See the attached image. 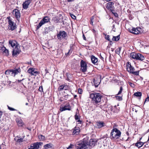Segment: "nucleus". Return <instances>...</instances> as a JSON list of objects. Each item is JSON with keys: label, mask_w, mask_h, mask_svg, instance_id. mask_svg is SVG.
Masks as SVG:
<instances>
[{"label": "nucleus", "mask_w": 149, "mask_h": 149, "mask_svg": "<svg viewBox=\"0 0 149 149\" xmlns=\"http://www.w3.org/2000/svg\"><path fill=\"white\" fill-rule=\"evenodd\" d=\"M88 141L87 139L84 138L77 142L78 146L76 147V149H88Z\"/></svg>", "instance_id": "nucleus-1"}, {"label": "nucleus", "mask_w": 149, "mask_h": 149, "mask_svg": "<svg viewBox=\"0 0 149 149\" xmlns=\"http://www.w3.org/2000/svg\"><path fill=\"white\" fill-rule=\"evenodd\" d=\"M102 97L101 94L99 93H94L90 94V97L94 105H96L101 102Z\"/></svg>", "instance_id": "nucleus-2"}, {"label": "nucleus", "mask_w": 149, "mask_h": 149, "mask_svg": "<svg viewBox=\"0 0 149 149\" xmlns=\"http://www.w3.org/2000/svg\"><path fill=\"white\" fill-rule=\"evenodd\" d=\"M121 134V132L120 130L116 128H113L111 132L110 138L111 139H116L119 138Z\"/></svg>", "instance_id": "nucleus-3"}, {"label": "nucleus", "mask_w": 149, "mask_h": 149, "mask_svg": "<svg viewBox=\"0 0 149 149\" xmlns=\"http://www.w3.org/2000/svg\"><path fill=\"white\" fill-rule=\"evenodd\" d=\"M127 71L130 74H132L136 76L139 75V71H134L135 70L134 68L131 66V64L129 62L127 63Z\"/></svg>", "instance_id": "nucleus-4"}, {"label": "nucleus", "mask_w": 149, "mask_h": 149, "mask_svg": "<svg viewBox=\"0 0 149 149\" xmlns=\"http://www.w3.org/2000/svg\"><path fill=\"white\" fill-rule=\"evenodd\" d=\"M21 72V69L18 68L15 69H10L6 70L5 72L6 74H10L11 76L15 77L16 75Z\"/></svg>", "instance_id": "nucleus-5"}, {"label": "nucleus", "mask_w": 149, "mask_h": 149, "mask_svg": "<svg viewBox=\"0 0 149 149\" xmlns=\"http://www.w3.org/2000/svg\"><path fill=\"white\" fill-rule=\"evenodd\" d=\"M50 18L49 17L46 16L44 17L41 20L40 22L39 23L38 25L37 26V29H38L40 27L45 24L50 22Z\"/></svg>", "instance_id": "nucleus-6"}, {"label": "nucleus", "mask_w": 149, "mask_h": 149, "mask_svg": "<svg viewBox=\"0 0 149 149\" xmlns=\"http://www.w3.org/2000/svg\"><path fill=\"white\" fill-rule=\"evenodd\" d=\"M57 37L58 39L61 40V38L65 39H67V34L64 31H60L59 33L57 34Z\"/></svg>", "instance_id": "nucleus-7"}, {"label": "nucleus", "mask_w": 149, "mask_h": 149, "mask_svg": "<svg viewBox=\"0 0 149 149\" xmlns=\"http://www.w3.org/2000/svg\"><path fill=\"white\" fill-rule=\"evenodd\" d=\"M8 29L10 30L13 31L16 28V24L11 20L10 17H8Z\"/></svg>", "instance_id": "nucleus-8"}, {"label": "nucleus", "mask_w": 149, "mask_h": 149, "mask_svg": "<svg viewBox=\"0 0 149 149\" xmlns=\"http://www.w3.org/2000/svg\"><path fill=\"white\" fill-rule=\"evenodd\" d=\"M42 143L41 142H37L32 144L29 146H28V149H39L40 146Z\"/></svg>", "instance_id": "nucleus-9"}, {"label": "nucleus", "mask_w": 149, "mask_h": 149, "mask_svg": "<svg viewBox=\"0 0 149 149\" xmlns=\"http://www.w3.org/2000/svg\"><path fill=\"white\" fill-rule=\"evenodd\" d=\"M71 109V107L69 103H67L63 107L62 105H61V107L60 108V110L61 111H63L67 110L70 111Z\"/></svg>", "instance_id": "nucleus-10"}, {"label": "nucleus", "mask_w": 149, "mask_h": 149, "mask_svg": "<svg viewBox=\"0 0 149 149\" xmlns=\"http://www.w3.org/2000/svg\"><path fill=\"white\" fill-rule=\"evenodd\" d=\"M80 65L81 67V70L83 72H85L87 70V64L86 63L81 60L80 63Z\"/></svg>", "instance_id": "nucleus-11"}, {"label": "nucleus", "mask_w": 149, "mask_h": 149, "mask_svg": "<svg viewBox=\"0 0 149 149\" xmlns=\"http://www.w3.org/2000/svg\"><path fill=\"white\" fill-rule=\"evenodd\" d=\"M113 5L114 3L113 2H109L107 3L106 8L111 12H113V11H114V7Z\"/></svg>", "instance_id": "nucleus-12"}, {"label": "nucleus", "mask_w": 149, "mask_h": 149, "mask_svg": "<svg viewBox=\"0 0 149 149\" xmlns=\"http://www.w3.org/2000/svg\"><path fill=\"white\" fill-rule=\"evenodd\" d=\"M18 46H16L13 51L12 56H13L19 54L21 52V50Z\"/></svg>", "instance_id": "nucleus-13"}, {"label": "nucleus", "mask_w": 149, "mask_h": 149, "mask_svg": "<svg viewBox=\"0 0 149 149\" xmlns=\"http://www.w3.org/2000/svg\"><path fill=\"white\" fill-rule=\"evenodd\" d=\"M13 14L15 17L16 18L18 19L20 17V13L19 11L17 9H14L13 11Z\"/></svg>", "instance_id": "nucleus-14"}, {"label": "nucleus", "mask_w": 149, "mask_h": 149, "mask_svg": "<svg viewBox=\"0 0 149 149\" xmlns=\"http://www.w3.org/2000/svg\"><path fill=\"white\" fill-rule=\"evenodd\" d=\"M54 29V27L53 25L50 26L48 27H45V28L44 33L45 34H47L50 31H53Z\"/></svg>", "instance_id": "nucleus-15"}, {"label": "nucleus", "mask_w": 149, "mask_h": 149, "mask_svg": "<svg viewBox=\"0 0 149 149\" xmlns=\"http://www.w3.org/2000/svg\"><path fill=\"white\" fill-rule=\"evenodd\" d=\"M141 28L138 27L133 28L130 31V32L134 34H138L141 32Z\"/></svg>", "instance_id": "nucleus-16"}, {"label": "nucleus", "mask_w": 149, "mask_h": 149, "mask_svg": "<svg viewBox=\"0 0 149 149\" xmlns=\"http://www.w3.org/2000/svg\"><path fill=\"white\" fill-rule=\"evenodd\" d=\"M9 45L12 47H16V46L19 45L17 44V42L15 40H10L9 41Z\"/></svg>", "instance_id": "nucleus-17"}, {"label": "nucleus", "mask_w": 149, "mask_h": 149, "mask_svg": "<svg viewBox=\"0 0 149 149\" xmlns=\"http://www.w3.org/2000/svg\"><path fill=\"white\" fill-rule=\"evenodd\" d=\"M32 0H26L22 4L23 7L25 9H26L29 7L30 3Z\"/></svg>", "instance_id": "nucleus-18"}, {"label": "nucleus", "mask_w": 149, "mask_h": 149, "mask_svg": "<svg viewBox=\"0 0 149 149\" xmlns=\"http://www.w3.org/2000/svg\"><path fill=\"white\" fill-rule=\"evenodd\" d=\"M101 77L99 76L98 77L97 79L95 78L94 79V82L96 87H97L98 85L100 84L101 81Z\"/></svg>", "instance_id": "nucleus-19"}, {"label": "nucleus", "mask_w": 149, "mask_h": 149, "mask_svg": "<svg viewBox=\"0 0 149 149\" xmlns=\"http://www.w3.org/2000/svg\"><path fill=\"white\" fill-rule=\"evenodd\" d=\"M72 134L73 135H78L79 134L80 128L78 127H75L72 130Z\"/></svg>", "instance_id": "nucleus-20"}, {"label": "nucleus", "mask_w": 149, "mask_h": 149, "mask_svg": "<svg viewBox=\"0 0 149 149\" xmlns=\"http://www.w3.org/2000/svg\"><path fill=\"white\" fill-rule=\"evenodd\" d=\"M88 149H90V146L93 147L95 146L96 143V141L93 139H91L89 141Z\"/></svg>", "instance_id": "nucleus-21"}, {"label": "nucleus", "mask_w": 149, "mask_h": 149, "mask_svg": "<svg viewBox=\"0 0 149 149\" xmlns=\"http://www.w3.org/2000/svg\"><path fill=\"white\" fill-rule=\"evenodd\" d=\"M96 125L98 128H100L104 127L105 125L104 123L102 121H99L96 123Z\"/></svg>", "instance_id": "nucleus-22"}, {"label": "nucleus", "mask_w": 149, "mask_h": 149, "mask_svg": "<svg viewBox=\"0 0 149 149\" xmlns=\"http://www.w3.org/2000/svg\"><path fill=\"white\" fill-rule=\"evenodd\" d=\"M144 58H145L143 55L140 53H137L136 60L142 61Z\"/></svg>", "instance_id": "nucleus-23"}, {"label": "nucleus", "mask_w": 149, "mask_h": 149, "mask_svg": "<svg viewBox=\"0 0 149 149\" xmlns=\"http://www.w3.org/2000/svg\"><path fill=\"white\" fill-rule=\"evenodd\" d=\"M91 59L93 63L95 64L97 61V58L93 55L91 56Z\"/></svg>", "instance_id": "nucleus-24"}, {"label": "nucleus", "mask_w": 149, "mask_h": 149, "mask_svg": "<svg viewBox=\"0 0 149 149\" xmlns=\"http://www.w3.org/2000/svg\"><path fill=\"white\" fill-rule=\"evenodd\" d=\"M137 53L135 52H132L130 54V58L133 59H136Z\"/></svg>", "instance_id": "nucleus-25"}, {"label": "nucleus", "mask_w": 149, "mask_h": 149, "mask_svg": "<svg viewBox=\"0 0 149 149\" xmlns=\"http://www.w3.org/2000/svg\"><path fill=\"white\" fill-rule=\"evenodd\" d=\"M53 146V145L51 143H49L44 145V147L45 149H48V148H52Z\"/></svg>", "instance_id": "nucleus-26"}, {"label": "nucleus", "mask_w": 149, "mask_h": 149, "mask_svg": "<svg viewBox=\"0 0 149 149\" xmlns=\"http://www.w3.org/2000/svg\"><path fill=\"white\" fill-rule=\"evenodd\" d=\"M144 144V143L138 141L135 144V146L138 148H140L142 147Z\"/></svg>", "instance_id": "nucleus-27"}, {"label": "nucleus", "mask_w": 149, "mask_h": 149, "mask_svg": "<svg viewBox=\"0 0 149 149\" xmlns=\"http://www.w3.org/2000/svg\"><path fill=\"white\" fill-rule=\"evenodd\" d=\"M17 123L18 126L19 127H22L24 124V123L21 120H19L17 122Z\"/></svg>", "instance_id": "nucleus-28"}, {"label": "nucleus", "mask_w": 149, "mask_h": 149, "mask_svg": "<svg viewBox=\"0 0 149 149\" xmlns=\"http://www.w3.org/2000/svg\"><path fill=\"white\" fill-rule=\"evenodd\" d=\"M120 39V35H118L116 36H113L112 38V40L115 41L118 40Z\"/></svg>", "instance_id": "nucleus-29"}, {"label": "nucleus", "mask_w": 149, "mask_h": 149, "mask_svg": "<svg viewBox=\"0 0 149 149\" xmlns=\"http://www.w3.org/2000/svg\"><path fill=\"white\" fill-rule=\"evenodd\" d=\"M134 95L137 97H141L142 95V93L141 92H138L134 93Z\"/></svg>", "instance_id": "nucleus-30"}, {"label": "nucleus", "mask_w": 149, "mask_h": 149, "mask_svg": "<svg viewBox=\"0 0 149 149\" xmlns=\"http://www.w3.org/2000/svg\"><path fill=\"white\" fill-rule=\"evenodd\" d=\"M121 47H119L115 51L116 53L118 54H119L120 53Z\"/></svg>", "instance_id": "nucleus-31"}, {"label": "nucleus", "mask_w": 149, "mask_h": 149, "mask_svg": "<svg viewBox=\"0 0 149 149\" xmlns=\"http://www.w3.org/2000/svg\"><path fill=\"white\" fill-rule=\"evenodd\" d=\"M118 95H117V96H115V97H116V98L117 100H119V101H120L122 100V95H120V96H118Z\"/></svg>", "instance_id": "nucleus-32"}, {"label": "nucleus", "mask_w": 149, "mask_h": 149, "mask_svg": "<svg viewBox=\"0 0 149 149\" xmlns=\"http://www.w3.org/2000/svg\"><path fill=\"white\" fill-rule=\"evenodd\" d=\"M23 141L24 140L23 138L18 139L16 141L17 143H19V144L22 143V142H23Z\"/></svg>", "instance_id": "nucleus-33"}, {"label": "nucleus", "mask_w": 149, "mask_h": 149, "mask_svg": "<svg viewBox=\"0 0 149 149\" xmlns=\"http://www.w3.org/2000/svg\"><path fill=\"white\" fill-rule=\"evenodd\" d=\"M38 137L39 139L41 141H43L45 139V137L42 135L38 136Z\"/></svg>", "instance_id": "nucleus-34"}, {"label": "nucleus", "mask_w": 149, "mask_h": 149, "mask_svg": "<svg viewBox=\"0 0 149 149\" xmlns=\"http://www.w3.org/2000/svg\"><path fill=\"white\" fill-rule=\"evenodd\" d=\"M123 90V88L122 86L120 87V90L119 91L118 93L117 94V95H120L122 92Z\"/></svg>", "instance_id": "nucleus-35"}, {"label": "nucleus", "mask_w": 149, "mask_h": 149, "mask_svg": "<svg viewBox=\"0 0 149 149\" xmlns=\"http://www.w3.org/2000/svg\"><path fill=\"white\" fill-rule=\"evenodd\" d=\"M39 74V72L36 71H35L34 69H33V73H32V75H33L35 76H36V74Z\"/></svg>", "instance_id": "nucleus-36"}, {"label": "nucleus", "mask_w": 149, "mask_h": 149, "mask_svg": "<svg viewBox=\"0 0 149 149\" xmlns=\"http://www.w3.org/2000/svg\"><path fill=\"white\" fill-rule=\"evenodd\" d=\"M64 84L61 85L59 87L58 90L59 91H61L63 90Z\"/></svg>", "instance_id": "nucleus-37"}, {"label": "nucleus", "mask_w": 149, "mask_h": 149, "mask_svg": "<svg viewBox=\"0 0 149 149\" xmlns=\"http://www.w3.org/2000/svg\"><path fill=\"white\" fill-rule=\"evenodd\" d=\"M33 68H30L29 69V70H28V72L31 74H32V73H33Z\"/></svg>", "instance_id": "nucleus-38"}, {"label": "nucleus", "mask_w": 149, "mask_h": 149, "mask_svg": "<svg viewBox=\"0 0 149 149\" xmlns=\"http://www.w3.org/2000/svg\"><path fill=\"white\" fill-rule=\"evenodd\" d=\"M94 17L93 16L91 17V19H90L91 22H90V23L92 25H93V20H94Z\"/></svg>", "instance_id": "nucleus-39"}, {"label": "nucleus", "mask_w": 149, "mask_h": 149, "mask_svg": "<svg viewBox=\"0 0 149 149\" xmlns=\"http://www.w3.org/2000/svg\"><path fill=\"white\" fill-rule=\"evenodd\" d=\"M75 119L76 120H77L79 119V115L77 114V113L76 112V114L74 116Z\"/></svg>", "instance_id": "nucleus-40"}, {"label": "nucleus", "mask_w": 149, "mask_h": 149, "mask_svg": "<svg viewBox=\"0 0 149 149\" xmlns=\"http://www.w3.org/2000/svg\"><path fill=\"white\" fill-rule=\"evenodd\" d=\"M109 37H110V36L109 35H108L107 36H106L105 38L106 40H107L111 42V41H110V38Z\"/></svg>", "instance_id": "nucleus-41"}, {"label": "nucleus", "mask_w": 149, "mask_h": 149, "mask_svg": "<svg viewBox=\"0 0 149 149\" xmlns=\"http://www.w3.org/2000/svg\"><path fill=\"white\" fill-rule=\"evenodd\" d=\"M7 107H8V109L10 111H14L16 110L15 109L9 107L8 105L7 106Z\"/></svg>", "instance_id": "nucleus-42"}, {"label": "nucleus", "mask_w": 149, "mask_h": 149, "mask_svg": "<svg viewBox=\"0 0 149 149\" xmlns=\"http://www.w3.org/2000/svg\"><path fill=\"white\" fill-rule=\"evenodd\" d=\"M68 88V86L64 84V87H63V90H67Z\"/></svg>", "instance_id": "nucleus-43"}, {"label": "nucleus", "mask_w": 149, "mask_h": 149, "mask_svg": "<svg viewBox=\"0 0 149 149\" xmlns=\"http://www.w3.org/2000/svg\"><path fill=\"white\" fill-rule=\"evenodd\" d=\"M74 145L71 144H70V145L68 146V147L67 148V149H71L73 146Z\"/></svg>", "instance_id": "nucleus-44"}, {"label": "nucleus", "mask_w": 149, "mask_h": 149, "mask_svg": "<svg viewBox=\"0 0 149 149\" xmlns=\"http://www.w3.org/2000/svg\"><path fill=\"white\" fill-rule=\"evenodd\" d=\"M38 90L39 91L41 92H43V88L42 86L39 87Z\"/></svg>", "instance_id": "nucleus-45"}, {"label": "nucleus", "mask_w": 149, "mask_h": 149, "mask_svg": "<svg viewBox=\"0 0 149 149\" xmlns=\"http://www.w3.org/2000/svg\"><path fill=\"white\" fill-rule=\"evenodd\" d=\"M72 51V49L71 48L70 49H69L68 52L66 54L67 55H69L70 53H71Z\"/></svg>", "instance_id": "nucleus-46"}, {"label": "nucleus", "mask_w": 149, "mask_h": 149, "mask_svg": "<svg viewBox=\"0 0 149 149\" xmlns=\"http://www.w3.org/2000/svg\"><path fill=\"white\" fill-rule=\"evenodd\" d=\"M70 16L73 19H76V16L72 14H70Z\"/></svg>", "instance_id": "nucleus-47"}, {"label": "nucleus", "mask_w": 149, "mask_h": 149, "mask_svg": "<svg viewBox=\"0 0 149 149\" xmlns=\"http://www.w3.org/2000/svg\"><path fill=\"white\" fill-rule=\"evenodd\" d=\"M112 13H113L114 15L116 17H117L118 16V15L117 13H114V11H113V12H112Z\"/></svg>", "instance_id": "nucleus-48"}, {"label": "nucleus", "mask_w": 149, "mask_h": 149, "mask_svg": "<svg viewBox=\"0 0 149 149\" xmlns=\"http://www.w3.org/2000/svg\"><path fill=\"white\" fill-rule=\"evenodd\" d=\"M4 52L6 53V55H8V50L7 49H5L4 51Z\"/></svg>", "instance_id": "nucleus-49"}, {"label": "nucleus", "mask_w": 149, "mask_h": 149, "mask_svg": "<svg viewBox=\"0 0 149 149\" xmlns=\"http://www.w3.org/2000/svg\"><path fill=\"white\" fill-rule=\"evenodd\" d=\"M149 101V97H147L144 103H145L146 102H148Z\"/></svg>", "instance_id": "nucleus-50"}, {"label": "nucleus", "mask_w": 149, "mask_h": 149, "mask_svg": "<svg viewBox=\"0 0 149 149\" xmlns=\"http://www.w3.org/2000/svg\"><path fill=\"white\" fill-rule=\"evenodd\" d=\"M129 84L130 85V86L132 87H133L134 86V84L132 83L129 82Z\"/></svg>", "instance_id": "nucleus-51"}, {"label": "nucleus", "mask_w": 149, "mask_h": 149, "mask_svg": "<svg viewBox=\"0 0 149 149\" xmlns=\"http://www.w3.org/2000/svg\"><path fill=\"white\" fill-rule=\"evenodd\" d=\"M82 90L81 89H79L78 90V92L79 94H81L82 92Z\"/></svg>", "instance_id": "nucleus-52"}, {"label": "nucleus", "mask_w": 149, "mask_h": 149, "mask_svg": "<svg viewBox=\"0 0 149 149\" xmlns=\"http://www.w3.org/2000/svg\"><path fill=\"white\" fill-rule=\"evenodd\" d=\"M77 122L79 123L80 124H81L82 123V121L80 120L79 119L77 120Z\"/></svg>", "instance_id": "nucleus-53"}, {"label": "nucleus", "mask_w": 149, "mask_h": 149, "mask_svg": "<svg viewBox=\"0 0 149 149\" xmlns=\"http://www.w3.org/2000/svg\"><path fill=\"white\" fill-rule=\"evenodd\" d=\"M45 74H47V73L49 72L48 70L47 69H45Z\"/></svg>", "instance_id": "nucleus-54"}, {"label": "nucleus", "mask_w": 149, "mask_h": 149, "mask_svg": "<svg viewBox=\"0 0 149 149\" xmlns=\"http://www.w3.org/2000/svg\"><path fill=\"white\" fill-rule=\"evenodd\" d=\"M83 39L85 40H86V38L85 37L84 34H83Z\"/></svg>", "instance_id": "nucleus-55"}, {"label": "nucleus", "mask_w": 149, "mask_h": 149, "mask_svg": "<svg viewBox=\"0 0 149 149\" xmlns=\"http://www.w3.org/2000/svg\"><path fill=\"white\" fill-rule=\"evenodd\" d=\"M24 79H22V80H17L18 82V83H19V82H20V81H22V80H24Z\"/></svg>", "instance_id": "nucleus-56"}, {"label": "nucleus", "mask_w": 149, "mask_h": 149, "mask_svg": "<svg viewBox=\"0 0 149 149\" xmlns=\"http://www.w3.org/2000/svg\"><path fill=\"white\" fill-rule=\"evenodd\" d=\"M68 2H71L73 1L74 0H67Z\"/></svg>", "instance_id": "nucleus-57"}, {"label": "nucleus", "mask_w": 149, "mask_h": 149, "mask_svg": "<svg viewBox=\"0 0 149 149\" xmlns=\"http://www.w3.org/2000/svg\"><path fill=\"white\" fill-rule=\"evenodd\" d=\"M93 31L94 33H95V31L94 29H93Z\"/></svg>", "instance_id": "nucleus-58"}, {"label": "nucleus", "mask_w": 149, "mask_h": 149, "mask_svg": "<svg viewBox=\"0 0 149 149\" xmlns=\"http://www.w3.org/2000/svg\"><path fill=\"white\" fill-rule=\"evenodd\" d=\"M77 97V95H74V98H76V97Z\"/></svg>", "instance_id": "nucleus-59"}, {"label": "nucleus", "mask_w": 149, "mask_h": 149, "mask_svg": "<svg viewBox=\"0 0 149 149\" xmlns=\"http://www.w3.org/2000/svg\"><path fill=\"white\" fill-rule=\"evenodd\" d=\"M27 129H28L29 130H30V131H31V129H30L28 127L27 128Z\"/></svg>", "instance_id": "nucleus-60"}, {"label": "nucleus", "mask_w": 149, "mask_h": 149, "mask_svg": "<svg viewBox=\"0 0 149 149\" xmlns=\"http://www.w3.org/2000/svg\"><path fill=\"white\" fill-rule=\"evenodd\" d=\"M66 79L68 81H69L70 80V79L68 77Z\"/></svg>", "instance_id": "nucleus-61"}, {"label": "nucleus", "mask_w": 149, "mask_h": 149, "mask_svg": "<svg viewBox=\"0 0 149 149\" xmlns=\"http://www.w3.org/2000/svg\"><path fill=\"white\" fill-rule=\"evenodd\" d=\"M28 105V103H26V105Z\"/></svg>", "instance_id": "nucleus-62"}, {"label": "nucleus", "mask_w": 149, "mask_h": 149, "mask_svg": "<svg viewBox=\"0 0 149 149\" xmlns=\"http://www.w3.org/2000/svg\"><path fill=\"white\" fill-rule=\"evenodd\" d=\"M9 84H10L11 83V81H9Z\"/></svg>", "instance_id": "nucleus-63"}, {"label": "nucleus", "mask_w": 149, "mask_h": 149, "mask_svg": "<svg viewBox=\"0 0 149 149\" xmlns=\"http://www.w3.org/2000/svg\"><path fill=\"white\" fill-rule=\"evenodd\" d=\"M132 110H133V111H134V108H132Z\"/></svg>", "instance_id": "nucleus-64"}]
</instances>
